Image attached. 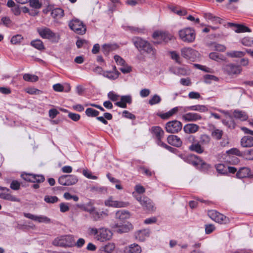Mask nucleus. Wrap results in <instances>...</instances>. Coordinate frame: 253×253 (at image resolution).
<instances>
[{"mask_svg": "<svg viewBox=\"0 0 253 253\" xmlns=\"http://www.w3.org/2000/svg\"><path fill=\"white\" fill-rule=\"evenodd\" d=\"M142 53H145L150 58H155L156 55L157 50L150 43H149Z\"/></svg>", "mask_w": 253, "mask_h": 253, "instance_id": "28", "label": "nucleus"}, {"mask_svg": "<svg viewBox=\"0 0 253 253\" xmlns=\"http://www.w3.org/2000/svg\"><path fill=\"white\" fill-rule=\"evenodd\" d=\"M244 155L246 157V159L249 160H253V149L245 152Z\"/></svg>", "mask_w": 253, "mask_h": 253, "instance_id": "63", "label": "nucleus"}, {"mask_svg": "<svg viewBox=\"0 0 253 253\" xmlns=\"http://www.w3.org/2000/svg\"><path fill=\"white\" fill-rule=\"evenodd\" d=\"M132 41L135 46L141 52L149 43L148 41L138 37L133 38Z\"/></svg>", "mask_w": 253, "mask_h": 253, "instance_id": "15", "label": "nucleus"}, {"mask_svg": "<svg viewBox=\"0 0 253 253\" xmlns=\"http://www.w3.org/2000/svg\"><path fill=\"white\" fill-rule=\"evenodd\" d=\"M169 9L174 13L179 15H185L187 14V12L184 9H179L176 6H171L169 7Z\"/></svg>", "mask_w": 253, "mask_h": 253, "instance_id": "45", "label": "nucleus"}, {"mask_svg": "<svg viewBox=\"0 0 253 253\" xmlns=\"http://www.w3.org/2000/svg\"><path fill=\"white\" fill-rule=\"evenodd\" d=\"M229 57L233 58H239L243 57L245 53L241 51H232L227 53Z\"/></svg>", "mask_w": 253, "mask_h": 253, "instance_id": "43", "label": "nucleus"}, {"mask_svg": "<svg viewBox=\"0 0 253 253\" xmlns=\"http://www.w3.org/2000/svg\"><path fill=\"white\" fill-rule=\"evenodd\" d=\"M113 228L117 233L122 234L128 232L131 230L133 229V226L129 222H127L125 224H121L117 223L114 225Z\"/></svg>", "mask_w": 253, "mask_h": 253, "instance_id": "13", "label": "nucleus"}, {"mask_svg": "<svg viewBox=\"0 0 253 253\" xmlns=\"http://www.w3.org/2000/svg\"><path fill=\"white\" fill-rule=\"evenodd\" d=\"M187 160L188 163L195 167H198L199 166L203 167L204 165H206V163L202 159L194 155L189 156Z\"/></svg>", "mask_w": 253, "mask_h": 253, "instance_id": "19", "label": "nucleus"}, {"mask_svg": "<svg viewBox=\"0 0 253 253\" xmlns=\"http://www.w3.org/2000/svg\"><path fill=\"white\" fill-rule=\"evenodd\" d=\"M227 167L223 164H219L216 166V169L219 173L226 175L228 174Z\"/></svg>", "mask_w": 253, "mask_h": 253, "instance_id": "44", "label": "nucleus"}, {"mask_svg": "<svg viewBox=\"0 0 253 253\" xmlns=\"http://www.w3.org/2000/svg\"><path fill=\"white\" fill-rule=\"evenodd\" d=\"M132 99L130 95H123L121 97V101L117 102L115 105L119 107L126 108V103L130 104Z\"/></svg>", "mask_w": 253, "mask_h": 253, "instance_id": "20", "label": "nucleus"}, {"mask_svg": "<svg viewBox=\"0 0 253 253\" xmlns=\"http://www.w3.org/2000/svg\"><path fill=\"white\" fill-rule=\"evenodd\" d=\"M0 198L14 202H20V199L8 193H0Z\"/></svg>", "mask_w": 253, "mask_h": 253, "instance_id": "29", "label": "nucleus"}, {"mask_svg": "<svg viewBox=\"0 0 253 253\" xmlns=\"http://www.w3.org/2000/svg\"><path fill=\"white\" fill-rule=\"evenodd\" d=\"M52 244L56 246L72 247L74 245V237L70 235L60 236L56 238Z\"/></svg>", "mask_w": 253, "mask_h": 253, "instance_id": "1", "label": "nucleus"}, {"mask_svg": "<svg viewBox=\"0 0 253 253\" xmlns=\"http://www.w3.org/2000/svg\"><path fill=\"white\" fill-rule=\"evenodd\" d=\"M114 59L118 65L124 66L126 64L125 61L121 56L118 55H115Z\"/></svg>", "mask_w": 253, "mask_h": 253, "instance_id": "57", "label": "nucleus"}, {"mask_svg": "<svg viewBox=\"0 0 253 253\" xmlns=\"http://www.w3.org/2000/svg\"><path fill=\"white\" fill-rule=\"evenodd\" d=\"M78 181L77 177L74 175H64L58 179V182L62 185L70 186L75 184Z\"/></svg>", "mask_w": 253, "mask_h": 253, "instance_id": "10", "label": "nucleus"}, {"mask_svg": "<svg viewBox=\"0 0 253 253\" xmlns=\"http://www.w3.org/2000/svg\"><path fill=\"white\" fill-rule=\"evenodd\" d=\"M104 204L107 207L116 208H125L128 206V202L114 200L112 196L109 197L104 202Z\"/></svg>", "mask_w": 253, "mask_h": 253, "instance_id": "11", "label": "nucleus"}, {"mask_svg": "<svg viewBox=\"0 0 253 253\" xmlns=\"http://www.w3.org/2000/svg\"><path fill=\"white\" fill-rule=\"evenodd\" d=\"M23 40V37L20 35H16L13 36L10 42L13 44H16L20 43Z\"/></svg>", "mask_w": 253, "mask_h": 253, "instance_id": "53", "label": "nucleus"}, {"mask_svg": "<svg viewBox=\"0 0 253 253\" xmlns=\"http://www.w3.org/2000/svg\"><path fill=\"white\" fill-rule=\"evenodd\" d=\"M168 142L174 146L180 147L182 145V141L176 135H170L167 138Z\"/></svg>", "mask_w": 253, "mask_h": 253, "instance_id": "21", "label": "nucleus"}, {"mask_svg": "<svg viewBox=\"0 0 253 253\" xmlns=\"http://www.w3.org/2000/svg\"><path fill=\"white\" fill-rule=\"evenodd\" d=\"M222 70L225 73L229 76L239 75L242 71L240 65L233 63L224 65L222 67Z\"/></svg>", "mask_w": 253, "mask_h": 253, "instance_id": "5", "label": "nucleus"}, {"mask_svg": "<svg viewBox=\"0 0 253 253\" xmlns=\"http://www.w3.org/2000/svg\"><path fill=\"white\" fill-rule=\"evenodd\" d=\"M107 97L112 101H116L119 99L120 95L115 93L113 91H111L108 93Z\"/></svg>", "mask_w": 253, "mask_h": 253, "instance_id": "55", "label": "nucleus"}, {"mask_svg": "<svg viewBox=\"0 0 253 253\" xmlns=\"http://www.w3.org/2000/svg\"><path fill=\"white\" fill-rule=\"evenodd\" d=\"M141 249L137 244H133L125 248V253H141Z\"/></svg>", "mask_w": 253, "mask_h": 253, "instance_id": "26", "label": "nucleus"}, {"mask_svg": "<svg viewBox=\"0 0 253 253\" xmlns=\"http://www.w3.org/2000/svg\"><path fill=\"white\" fill-rule=\"evenodd\" d=\"M51 14L52 17L60 19L64 15V10L60 8H55L52 10Z\"/></svg>", "mask_w": 253, "mask_h": 253, "instance_id": "38", "label": "nucleus"}, {"mask_svg": "<svg viewBox=\"0 0 253 253\" xmlns=\"http://www.w3.org/2000/svg\"><path fill=\"white\" fill-rule=\"evenodd\" d=\"M31 45L39 50L44 49L43 42L40 40H36L31 42Z\"/></svg>", "mask_w": 253, "mask_h": 253, "instance_id": "41", "label": "nucleus"}, {"mask_svg": "<svg viewBox=\"0 0 253 253\" xmlns=\"http://www.w3.org/2000/svg\"><path fill=\"white\" fill-rule=\"evenodd\" d=\"M134 196L145 210L148 211L154 210L153 204L149 198L145 196H141L140 195H134Z\"/></svg>", "mask_w": 253, "mask_h": 253, "instance_id": "9", "label": "nucleus"}, {"mask_svg": "<svg viewBox=\"0 0 253 253\" xmlns=\"http://www.w3.org/2000/svg\"><path fill=\"white\" fill-rule=\"evenodd\" d=\"M251 174V169L248 167L241 168L236 173V177L238 178H243L249 177Z\"/></svg>", "mask_w": 253, "mask_h": 253, "instance_id": "22", "label": "nucleus"}, {"mask_svg": "<svg viewBox=\"0 0 253 253\" xmlns=\"http://www.w3.org/2000/svg\"><path fill=\"white\" fill-rule=\"evenodd\" d=\"M22 176L25 180L33 183H41L45 179L43 175L42 174H24Z\"/></svg>", "mask_w": 253, "mask_h": 253, "instance_id": "12", "label": "nucleus"}, {"mask_svg": "<svg viewBox=\"0 0 253 253\" xmlns=\"http://www.w3.org/2000/svg\"><path fill=\"white\" fill-rule=\"evenodd\" d=\"M241 145L243 147H251L253 146V137L245 136L241 140Z\"/></svg>", "mask_w": 253, "mask_h": 253, "instance_id": "27", "label": "nucleus"}, {"mask_svg": "<svg viewBox=\"0 0 253 253\" xmlns=\"http://www.w3.org/2000/svg\"><path fill=\"white\" fill-rule=\"evenodd\" d=\"M115 248L114 243H109L102 247V251L104 253H112Z\"/></svg>", "mask_w": 253, "mask_h": 253, "instance_id": "40", "label": "nucleus"}, {"mask_svg": "<svg viewBox=\"0 0 253 253\" xmlns=\"http://www.w3.org/2000/svg\"><path fill=\"white\" fill-rule=\"evenodd\" d=\"M204 17L207 20L211 21L214 24H221L222 19L218 17L213 15L211 13H206L204 14Z\"/></svg>", "mask_w": 253, "mask_h": 253, "instance_id": "34", "label": "nucleus"}, {"mask_svg": "<svg viewBox=\"0 0 253 253\" xmlns=\"http://www.w3.org/2000/svg\"><path fill=\"white\" fill-rule=\"evenodd\" d=\"M223 134V132L222 130L216 128H214L211 132V136L216 140L221 139Z\"/></svg>", "mask_w": 253, "mask_h": 253, "instance_id": "39", "label": "nucleus"}, {"mask_svg": "<svg viewBox=\"0 0 253 253\" xmlns=\"http://www.w3.org/2000/svg\"><path fill=\"white\" fill-rule=\"evenodd\" d=\"M29 2L30 6L35 9H39L42 6V4L40 3L39 0H30Z\"/></svg>", "mask_w": 253, "mask_h": 253, "instance_id": "56", "label": "nucleus"}, {"mask_svg": "<svg viewBox=\"0 0 253 253\" xmlns=\"http://www.w3.org/2000/svg\"><path fill=\"white\" fill-rule=\"evenodd\" d=\"M189 149L192 151L197 152L198 154H201L204 151V147L202 146L199 142L192 144L189 146Z\"/></svg>", "mask_w": 253, "mask_h": 253, "instance_id": "31", "label": "nucleus"}, {"mask_svg": "<svg viewBox=\"0 0 253 253\" xmlns=\"http://www.w3.org/2000/svg\"><path fill=\"white\" fill-rule=\"evenodd\" d=\"M179 36L183 42L188 43L194 42L196 37L195 31L191 28H185L179 30Z\"/></svg>", "mask_w": 253, "mask_h": 253, "instance_id": "2", "label": "nucleus"}, {"mask_svg": "<svg viewBox=\"0 0 253 253\" xmlns=\"http://www.w3.org/2000/svg\"><path fill=\"white\" fill-rule=\"evenodd\" d=\"M199 126L195 124H188L185 125L183 130L186 133H194L198 131Z\"/></svg>", "mask_w": 253, "mask_h": 253, "instance_id": "25", "label": "nucleus"}, {"mask_svg": "<svg viewBox=\"0 0 253 253\" xmlns=\"http://www.w3.org/2000/svg\"><path fill=\"white\" fill-rule=\"evenodd\" d=\"M68 116L70 119L75 122L78 121L81 118V116L79 114L74 113H69Z\"/></svg>", "mask_w": 253, "mask_h": 253, "instance_id": "60", "label": "nucleus"}, {"mask_svg": "<svg viewBox=\"0 0 253 253\" xmlns=\"http://www.w3.org/2000/svg\"><path fill=\"white\" fill-rule=\"evenodd\" d=\"M228 25L230 27H235V32L236 33H244V32H251V30L248 27L241 24H237L233 23H229Z\"/></svg>", "mask_w": 253, "mask_h": 253, "instance_id": "24", "label": "nucleus"}, {"mask_svg": "<svg viewBox=\"0 0 253 253\" xmlns=\"http://www.w3.org/2000/svg\"><path fill=\"white\" fill-rule=\"evenodd\" d=\"M26 92L30 94H39L42 91L35 88H28L26 89Z\"/></svg>", "mask_w": 253, "mask_h": 253, "instance_id": "62", "label": "nucleus"}, {"mask_svg": "<svg viewBox=\"0 0 253 253\" xmlns=\"http://www.w3.org/2000/svg\"><path fill=\"white\" fill-rule=\"evenodd\" d=\"M24 215L26 218L38 221L39 223H49L51 222L49 218L44 215H35L30 213H24Z\"/></svg>", "mask_w": 253, "mask_h": 253, "instance_id": "14", "label": "nucleus"}, {"mask_svg": "<svg viewBox=\"0 0 253 253\" xmlns=\"http://www.w3.org/2000/svg\"><path fill=\"white\" fill-rule=\"evenodd\" d=\"M83 173L84 176H85L86 177H87L89 179H97V176L92 175L91 172L87 169H84L83 171Z\"/></svg>", "mask_w": 253, "mask_h": 253, "instance_id": "58", "label": "nucleus"}, {"mask_svg": "<svg viewBox=\"0 0 253 253\" xmlns=\"http://www.w3.org/2000/svg\"><path fill=\"white\" fill-rule=\"evenodd\" d=\"M153 131L157 137V139L162 138L164 136V132L163 129L159 126H156L154 127Z\"/></svg>", "mask_w": 253, "mask_h": 253, "instance_id": "50", "label": "nucleus"}, {"mask_svg": "<svg viewBox=\"0 0 253 253\" xmlns=\"http://www.w3.org/2000/svg\"><path fill=\"white\" fill-rule=\"evenodd\" d=\"M153 38L166 42L171 40L172 36L165 32L156 31L153 34Z\"/></svg>", "mask_w": 253, "mask_h": 253, "instance_id": "17", "label": "nucleus"}, {"mask_svg": "<svg viewBox=\"0 0 253 253\" xmlns=\"http://www.w3.org/2000/svg\"><path fill=\"white\" fill-rule=\"evenodd\" d=\"M234 117L241 121H246L248 119V116L246 112L238 110H235L234 111Z\"/></svg>", "mask_w": 253, "mask_h": 253, "instance_id": "32", "label": "nucleus"}, {"mask_svg": "<svg viewBox=\"0 0 253 253\" xmlns=\"http://www.w3.org/2000/svg\"><path fill=\"white\" fill-rule=\"evenodd\" d=\"M90 215L93 220L96 221L102 218L103 216H107L108 213L103 211L100 212H98L96 211L95 209Z\"/></svg>", "mask_w": 253, "mask_h": 253, "instance_id": "33", "label": "nucleus"}, {"mask_svg": "<svg viewBox=\"0 0 253 253\" xmlns=\"http://www.w3.org/2000/svg\"><path fill=\"white\" fill-rule=\"evenodd\" d=\"M182 123L177 120L169 121L166 124V131L170 133H177L182 129Z\"/></svg>", "mask_w": 253, "mask_h": 253, "instance_id": "7", "label": "nucleus"}, {"mask_svg": "<svg viewBox=\"0 0 253 253\" xmlns=\"http://www.w3.org/2000/svg\"><path fill=\"white\" fill-rule=\"evenodd\" d=\"M58 198L55 196H48L46 195L44 197V201L49 204H54L58 201Z\"/></svg>", "mask_w": 253, "mask_h": 253, "instance_id": "49", "label": "nucleus"}, {"mask_svg": "<svg viewBox=\"0 0 253 253\" xmlns=\"http://www.w3.org/2000/svg\"><path fill=\"white\" fill-rule=\"evenodd\" d=\"M183 120L187 122H196L202 119V116L196 113H188L182 115Z\"/></svg>", "mask_w": 253, "mask_h": 253, "instance_id": "18", "label": "nucleus"}, {"mask_svg": "<svg viewBox=\"0 0 253 253\" xmlns=\"http://www.w3.org/2000/svg\"><path fill=\"white\" fill-rule=\"evenodd\" d=\"M130 217V212L126 210L118 211L116 213L115 218L117 221L120 222V223L124 222L125 221Z\"/></svg>", "mask_w": 253, "mask_h": 253, "instance_id": "16", "label": "nucleus"}, {"mask_svg": "<svg viewBox=\"0 0 253 253\" xmlns=\"http://www.w3.org/2000/svg\"><path fill=\"white\" fill-rule=\"evenodd\" d=\"M23 78V79L27 82H36L39 80V78L37 76L30 74H25Z\"/></svg>", "mask_w": 253, "mask_h": 253, "instance_id": "42", "label": "nucleus"}, {"mask_svg": "<svg viewBox=\"0 0 253 253\" xmlns=\"http://www.w3.org/2000/svg\"><path fill=\"white\" fill-rule=\"evenodd\" d=\"M143 235H144L146 236H148L149 231L147 230H140L137 232L136 235V238L139 239V240H143V239L141 238V236Z\"/></svg>", "mask_w": 253, "mask_h": 253, "instance_id": "59", "label": "nucleus"}, {"mask_svg": "<svg viewBox=\"0 0 253 253\" xmlns=\"http://www.w3.org/2000/svg\"><path fill=\"white\" fill-rule=\"evenodd\" d=\"M194 50L190 47H184L181 49V55L185 58L189 59Z\"/></svg>", "mask_w": 253, "mask_h": 253, "instance_id": "36", "label": "nucleus"}, {"mask_svg": "<svg viewBox=\"0 0 253 253\" xmlns=\"http://www.w3.org/2000/svg\"><path fill=\"white\" fill-rule=\"evenodd\" d=\"M98 232V229L95 227H89L87 229V233L88 235L93 236L95 239V237L97 236Z\"/></svg>", "mask_w": 253, "mask_h": 253, "instance_id": "54", "label": "nucleus"}, {"mask_svg": "<svg viewBox=\"0 0 253 253\" xmlns=\"http://www.w3.org/2000/svg\"><path fill=\"white\" fill-rule=\"evenodd\" d=\"M120 75V73L118 71L115 72L105 71L103 73V76L110 80H114L117 79Z\"/></svg>", "mask_w": 253, "mask_h": 253, "instance_id": "35", "label": "nucleus"}, {"mask_svg": "<svg viewBox=\"0 0 253 253\" xmlns=\"http://www.w3.org/2000/svg\"><path fill=\"white\" fill-rule=\"evenodd\" d=\"M227 153L229 154H234L238 156H241L242 155V153L239 151V150L236 148H233L227 151Z\"/></svg>", "mask_w": 253, "mask_h": 253, "instance_id": "61", "label": "nucleus"}, {"mask_svg": "<svg viewBox=\"0 0 253 253\" xmlns=\"http://www.w3.org/2000/svg\"><path fill=\"white\" fill-rule=\"evenodd\" d=\"M70 28L76 33L80 35H84L86 32V27L79 19H74L69 23Z\"/></svg>", "mask_w": 253, "mask_h": 253, "instance_id": "3", "label": "nucleus"}, {"mask_svg": "<svg viewBox=\"0 0 253 253\" xmlns=\"http://www.w3.org/2000/svg\"><path fill=\"white\" fill-rule=\"evenodd\" d=\"M242 43L247 46H252L253 45V40L250 37H245L241 41Z\"/></svg>", "mask_w": 253, "mask_h": 253, "instance_id": "52", "label": "nucleus"}, {"mask_svg": "<svg viewBox=\"0 0 253 253\" xmlns=\"http://www.w3.org/2000/svg\"><path fill=\"white\" fill-rule=\"evenodd\" d=\"M39 35L43 39L52 40V42H57L59 39V36L48 28H42L38 30Z\"/></svg>", "mask_w": 253, "mask_h": 253, "instance_id": "4", "label": "nucleus"}, {"mask_svg": "<svg viewBox=\"0 0 253 253\" xmlns=\"http://www.w3.org/2000/svg\"><path fill=\"white\" fill-rule=\"evenodd\" d=\"M209 217L216 222L221 224H227L229 222V219L224 215L216 211H210L208 212Z\"/></svg>", "mask_w": 253, "mask_h": 253, "instance_id": "6", "label": "nucleus"}, {"mask_svg": "<svg viewBox=\"0 0 253 253\" xmlns=\"http://www.w3.org/2000/svg\"><path fill=\"white\" fill-rule=\"evenodd\" d=\"M207 107L203 105H196L191 106H188L185 108V111H196L200 112H205L208 111Z\"/></svg>", "mask_w": 253, "mask_h": 253, "instance_id": "30", "label": "nucleus"}, {"mask_svg": "<svg viewBox=\"0 0 253 253\" xmlns=\"http://www.w3.org/2000/svg\"><path fill=\"white\" fill-rule=\"evenodd\" d=\"M161 101V97L155 94L153 95L151 98L149 100L148 103L151 105H154L159 104Z\"/></svg>", "mask_w": 253, "mask_h": 253, "instance_id": "46", "label": "nucleus"}, {"mask_svg": "<svg viewBox=\"0 0 253 253\" xmlns=\"http://www.w3.org/2000/svg\"><path fill=\"white\" fill-rule=\"evenodd\" d=\"M118 48V46L116 43H107L102 45L101 50L104 54L107 55L110 52L115 50Z\"/></svg>", "mask_w": 253, "mask_h": 253, "instance_id": "23", "label": "nucleus"}, {"mask_svg": "<svg viewBox=\"0 0 253 253\" xmlns=\"http://www.w3.org/2000/svg\"><path fill=\"white\" fill-rule=\"evenodd\" d=\"M211 141L210 136L207 134H202L200 137V140L199 142L203 147L204 146H208L210 144Z\"/></svg>", "mask_w": 253, "mask_h": 253, "instance_id": "37", "label": "nucleus"}, {"mask_svg": "<svg viewBox=\"0 0 253 253\" xmlns=\"http://www.w3.org/2000/svg\"><path fill=\"white\" fill-rule=\"evenodd\" d=\"M78 207L83 209L84 211L89 212L90 214L95 209V207L90 204L87 205H78Z\"/></svg>", "mask_w": 253, "mask_h": 253, "instance_id": "51", "label": "nucleus"}, {"mask_svg": "<svg viewBox=\"0 0 253 253\" xmlns=\"http://www.w3.org/2000/svg\"><path fill=\"white\" fill-rule=\"evenodd\" d=\"M209 57L213 60L216 61H219L220 60L223 61L225 60V58L224 56L222 55H219V54L216 52H212L209 54Z\"/></svg>", "mask_w": 253, "mask_h": 253, "instance_id": "47", "label": "nucleus"}, {"mask_svg": "<svg viewBox=\"0 0 253 253\" xmlns=\"http://www.w3.org/2000/svg\"><path fill=\"white\" fill-rule=\"evenodd\" d=\"M214 229L215 227L212 224H207L205 225V232L207 234H211Z\"/></svg>", "mask_w": 253, "mask_h": 253, "instance_id": "64", "label": "nucleus"}, {"mask_svg": "<svg viewBox=\"0 0 253 253\" xmlns=\"http://www.w3.org/2000/svg\"><path fill=\"white\" fill-rule=\"evenodd\" d=\"M112 232L108 229L101 227L98 229V232L95 239L100 242L109 240L112 237Z\"/></svg>", "mask_w": 253, "mask_h": 253, "instance_id": "8", "label": "nucleus"}, {"mask_svg": "<svg viewBox=\"0 0 253 253\" xmlns=\"http://www.w3.org/2000/svg\"><path fill=\"white\" fill-rule=\"evenodd\" d=\"M85 112L86 115L89 117H97L99 114V112L98 111L91 108H87Z\"/></svg>", "mask_w": 253, "mask_h": 253, "instance_id": "48", "label": "nucleus"}]
</instances>
